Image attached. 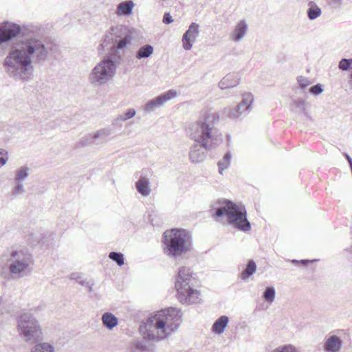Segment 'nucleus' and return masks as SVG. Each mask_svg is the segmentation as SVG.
Here are the masks:
<instances>
[{
    "mask_svg": "<svg viewBox=\"0 0 352 352\" xmlns=\"http://www.w3.org/2000/svg\"><path fill=\"white\" fill-rule=\"evenodd\" d=\"M344 156L346 157V159L348 161L350 166H352V158L347 153H345Z\"/></svg>",
    "mask_w": 352,
    "mask_h": 352,
    "instance_id": "obj_46",
    "label": "nucleus"
},
{
    "mask_svg": "<svg viewBox=\"0 0 352 352\" xmlns=\"http://www.w3.org/2000/svg\"><path fill=\"white\" fill-rule=\"evenodd\" d=\"M306 104L305 101L302 99H296L292 101L291 104V109L292 111L300 113L302 112L305 113Z\"/></svg>",
    "mask_w": 352,
    "mask_h": 352,
    "instance_id": "obj_29",
    "label": "nucleus"
},
{
    "mask_svg": "<svg viewBox=\"0 0 352 352\" xmlns=\"http://www.w3.org/2000/svg\"><path fill=\"white\" fill-rule=\"evenodd\" d=\"M199 25L196 23H192L188 29L182 36L183 47L185 50H190L192 47V43L199 36Z\"/></svg>",
    "mask_w": 352,
    "mask_h": 352,
    "instance_id": "obj_14",
    "label": "nucleus"
},
{
    "mask_svg": "<svg viewBox=\"0 0 352 352\" xmlns=\"http://www.w3.org/2000/svg\"><path fill=\"white\" fill-rule=\"evenodd\" d=\"M17 327L25 341L36 342L42 338V329L32 314L23 313L17 320Z\"/></svg>",
    "mask_w": 352,
    "mask_h": 352,
    "instance_id": "obj_8",
    "label": "nucleus"
},
{
    "mask_svg": "<svg viewBox=\"0 0 352 352\" xmlns=\"http://www.w3.org/2000/svg\"><path fill=\"white\" fill-rule=\"evenodd\" d=\"M27 241L31 243L32 245L38 244L43 238V234L38 232H31L29 234L26 235Z\"/></svg>",
    "mask_w": 352,
    "mask_h": 352,
    "instance_id": "obj_33",
    "label": "nucleus"
},
{
    "mask_svg": "<svg viewBox=\"0 0 352 352\" xmlns=\"http://www.w3.org/2000/svg\"><path fill=\"white\" fill-rule=\"evenodd\" d=\"M254 97L251 93H245L242 96V100L235 107H226L223 113L231 119H239L245 116L252 109Z\"/></svg>",
    "mask_w": 352,
    "mask_h": 352,
    "instance_id": "obj_12",
    "label": "nucleus"
},
{
    "mask_svg": "<svg viewBox=\"0 0 352 352\" xmlns=\"http://www.w3.org/2000/svg\"><path fill=\"white\" fill-rule=\"evenodd\" d=\"M133 32L126 26L118 25L111 27L105 35L103 43L105 45L113 43L116 51L124 50L132 41Z\"/></svg>",
    "mask_w": 352,
    "mask_h": 352,
    "instance_id": "obj_10",
    "label": "nucleus"
},
{
    "mask_svg": "<svg viewBox=\"0 0 352 352\" xmlns=\"http://www.w3.org/2000/svg\"><path fill=\"white\" fill-rule=\"evenodd\" d=\"M338 67L342 71H348L352 69V58H342L339 62Z\"/></svg>",
    "mask_w": 352,
    "mask_h": 352,
    "instance_id": "obj_36",
    "label": "nucleus"
},
{
    "mask_svg": "<svg viewBox=\"0 0 352 352\" xmlns=\"http://www.w3.org/2000/svg\"><path fill=\"white\" fill-rule=\"evenodd\" d=\"M163 243L165 254L177 258L190 250L191 235L184 229L173 228L164 232Z\"/></svg>",
    "mask_w": 352,
    "mask_h": 352,
    "instance_id": "obj_6",
    "label": "nucleus"
},
{
    "mask_svg": "<svg viewBox=\"0 0 352 352\" xmlns=\"http://www.w3.org/2000/svg\"><path fill=\"white\" fill-rule=\"evenodd\" d=\"M132 349L134 352H146L147 347L144 342L141 340H136L132 345Z\"/></svg>",
    "mask_w": 352,
    "mask_h": 352,
    "instance_id": "obj_39",
    "label": "nucleus"
},
{
    "mask_svg": "<svg viewBox=\"0 0 352 352\" xmlns=\"http://www.w3.org/2000/svg\"><path fill=\"white\" fill-rule=\"evenodd\" d=\"M54 346L47 342H41L34 346L31 352H54Z\"/></svg>",
    "mask_w": 352,
    "mask_h": 352,
    "instance_id": "obj_28",
    "label": "nucleus"
},
{
    "mask_svg": "<svg viewBox=\"0 0 352 352\" xmlns=\"http://www.w3.org/2000/svg\"><path fill=\"white\" fill-rule=\"evenodd\" d=\"M109 258L119 266H122L124 263V254L121 252H111Z\"/></svg>",
    "mask_w": 352,
    "mask_h": 352,
    "instance_id": "obj_34",
    "label": "nucleus"
},
{
    "mask_svg": "<svg viewBox=\"0 0 352 352\" xmlns=\"http://www.w3.org/2000/svg\"><path fill=\"white\" fill-rule=\"evenodd\" d=\"M136 114V111L130 108L126 109V111L122 113L119 114L116 118H115L111 122V125L116 129H121L122 127V122H126L128 120L133 118Z\"/></svg>",
    "mask_w": 352,
    "mask_h": 352,
    "instance_id": "obj_17",
    "label": "nucleus"
},
{
    "mask_svg": "<svg viewBox=\"0 0 352 352\" xmlns=\"http://www.w3.org/2000/svg\"><path fill=\"white\" fill-rule=\"evenodd\" d=\"M302 2H304V3H306L307 2V4L309 3V1H314V0H300Z\"/></svg>",
    "mask_w": 352,
    "mask_h": 352,
    "instance_id": "obj_48",
    "label": "nucleus"
},
{
    "mask_svg": "<svg viewBox=\"0 0 352 352\" xmlns=\"http://www.w3.org/2000/svg\"><path fill=\"white\" fill-rule=\"evenodd\" d=\"M9 305H10V304H9L8 298H4V297L0 298V312L1 314L9 311V309H8Z\"/></svg>",
    "mask_w": 352,
    "mask_h": 352,
    "instance_id": "obj_40",
    "label": "nucleus"
},
{
    "mask_svg": "<svg viewBox=\"0 0 352 352\" xmlns=\"http://www.w3.org/2000/svg\"><path fill=\"white\" fill-rule=\"evenodd\" d=\"M231 158L232 155L230 152H228L224 155L223 159L218 162L217 165L219 168V174L223 175V170L227 169L230 166Z\"/></svg>",
    "mask_w": 352,
    "mask_h": 352,
    "instance_id": "obj_27",
    "label": "nucleus"
},
{
    "mask_svg": "<svg viewBox=\"0 0 352 352\" xmlns=\"http://www.w3.org/2000/svg\"><path fill=\"white\" fill-rule=\"evenodd\" d=\"M342 346V340L336 335L329 336L324 342V350L326 352H339Z\"/></svg>",
    "mask_w": 352,
    "mask_h": 352,
    "instance_id": "obj_15",
    "label": "nucleus"
},
{
    "mask_svg": "<svg viewBox=\"0 0 352 352\" xmlns=\"http://www.w3.org/2000/svg\"><path fill=\"white\" fill-rule=\"evenodd\" d=\"M16 185L12 190V195L14 197H19L25 192L23 184L21 182H15Z\"/></svg>",
    "mask_w": 352,
    "mask_h": 352,
    "instance_id": "obj_37",
    "label": "nucleus"
},
{
    "mask_svg": "<svg viewBox=\"0 0 352 352\" xmlns=\"http://www.w3.org/2000/svg\"><path fill=\"white\" fill-rule=\"evenodd\" d=\"M308 7L307 15L309 20H315L321 15L322 10L314 1H309Z\"/></svg>",
    "mask_w": 352,
    "mask_h": 352,
    "instance_id": "obj_23",
    "label": "nucleus"
},
{
    "mask_svg": "<svg viewBox=\"0 0 352 352\" xmlns=\"http://www.w3.org/2000/svg\"><path fill=\"white\" fill-rule=\"evenodd\" d=\"M239 83V78L235 74H228L219 82L221 89H230L236 87Z\"/></svg>",
    "mask_w": 352,
    "mask_h": 352,
    "instance_id": "obj_18",
    "label": "nucleus"
},
{
    "mask_svg": "<svg viewBox=\"0 0 352 352\" xmlns=\"http://www.w3.org/2000/svg\"><path fill=\"white\" fill-rule=\"evenodd\" d=\"M329 5L340 6L342 3V0H327Z\"/></svg>",
    "mask_w": 352,
    "mask_h": 352,
    "instance_id": "obj_44",
    "label": "nucleus"
},
{
    "mask_svg": "<svg viewBox=\"0 0 352 352\" xmlns=\"http://www.w3.org/2000/svg\"><path fill=\"white\" fill-rule=\"evenodd\" d=\"M111 132L109 129H102L94 133V137L96 142L100 144L107 142L108 137L111 135Z\"/></svg>",
    "mask_w": 352,
    "mask_h": 352,
    "instance_id": "obj_26",
    "label": "nucleus"
},
{
    "mask_svg": "<svg viewBox=\"0 0 352 352\" xmlns=\"http://www.w3.org/2000/svg\"><path fill=\"white\" fill-rule=\"evenodd\" d=\"M219 118L216 113L208 114L190 124L186 129L188 136L196 142L190 149L189 159L191 162H202L206 157V150L214 148L222 143V135L214 126V122L219 120Z\"/></svg>",
    "mask_w": 352,
    "mask_h": 352,
    "instance_id": "obj_2",
    "label": "nucleus"
},
{
    "mask_svg": "<svg viewBox=\"0 0 352 352\" xmlns=\"http://www.w3.org/2000/svg\"><path fill=\"white\" fill-rule=\"evenodd\" d=\"M351 232H352V228H351Z\"/></svg>",
    "mask_w": 352,
    "mask_h": 352,
    "instance_id": "obj_51",
    "label": "nucleus"
},
{
    "mask_svg": "<svg viewBox=\"0 0 352 352\" xmlns=\"http://www.w3.org/2000/svg\"><path fill=\"white\" fill-rule=\"evenodd\" d=\"M30 168L28 166H21L16 172L14 182H23V181L28 178Z\"/></svg>",
    "mask_w": 352,
    "mask_h": 352,
    "instance_id": "obj_32",
    "label": "nucleus"
},
{
    "mask_svg": "<svg viewBox=\"0 0 352 352\" xmlns=\"http://www.w3.org/2000/svg\"><path fill=\"white\" fill-rule=\"evenodd\" d=\"M217 208L212 215L217 218L226 216L228 222L234 226L239 230L247 232L251 229V224L247 219V212L243 205L238 206L228 199H219L215 204Z\"/></svg>",
    "mask_w": 352,
    "mask_h": 352,
    "instance_id": "obj_5",
    "label": "nucleus"
},
{
    "mask_svg": "<svg viewBox=\"0 0 352 352\" xmlns=\"http://www.w3.org/2000/svg\"><path fill=\"white\" fill-rule=\"evenodd\" d=\"M177 94V93L175 90H168V91L148 101L145 104L144 111L148 113L153 112L156 109L162 107L164 103L175 98Z\"/></svg>",
    "mask_w": 352,
    "mask_h": 352,
    "instance_id": "obj_13",
    "label": "nucleus"
},
{
    "mask_svg": "<svg viewBox=\"0 0 352 352\" xmlns=\"http://www.w3.org/2000/svg\"><path fill=\"white\" fill-rule=\"evenodd\" d=\"M90 144H99V142H96L93 134H88L82 137L76 144L78 148H82L89 145Z\"/></svg>",
    "mask_w": 352,
    "mask_h": 352,
    "instance_id": "obj_31",
    "label": "nucleus"
},
{
    "mask_svg": "<svg viewBox=\"0 0 352 352\" xmlns=\"http://www.w3.org/2000/svg\"><path fill=\"white\" fill-rule=\"evenodd\" d=\"M4 153H7V152H6L3 149H0V155H3Z\"/></svg>",
    "mask_w": 352,
    "mask_h": 352,
    "instance_id": "obj_49",
    "label": "nucleus"
},
{
    "mask_svg": "<svg viewBox=\"0 0 352 352\" xmlns=\"http://www.w3.org/2000/svg\"><path fill=\"white\" fill-rule=\"evenodd\" d=\"M271 352H298L296 348L292 344H285L273 349Z\"/></svg>",
    "mask_w": 352,
    "mask_h": 352,
    "instance_id": "obj_38",
    "label": "nucleus"
},
{
    "mask_svg": "<svg viewBox=\"0 0 352 352\" xmlns=\"http://www.w3.org/2000/svg\"><path fill=\"white\" fill-rule=\"evenodd\" d=\"M70 278L72 280L76 281L78 283H79L82 286L87 287L89 292H91L92 291L93 284H90L89 282L84 280L80 273H78V272L72 273L70 275Z\"/></svg>",
    "mask_w": 352,
    "mask_h": 352,
    "instance_id": "obj_30",
    "label": "nucleus"
},
{
    "mask_svg": "<svg viewBox=\"0 0 352 352\" xmlns=\"http://www.w3.org/2000/svg\"><path fill=\"white\" fill-rule=\"evenodd\" d=\"M102 324L109 330L113 329L118 324V318L110 312H105L102 316Z\"/></svg>",
    "mask_w": 352,
    "mask_h": 352,
    "instance_id": "obj_22",
    "label": "nucleus"
},
{
    "mask_svg": "<svg viewBox=\"0 0 352 352\" xmlns=\"http://www.w3.org/2000/svg\"><path fill=\"white\" fill-rule=\"evenodd\" d=\"M229 322V318L227 316H221L215 320L212 327V332L217 334H221L223 333L226 327Z\"/></svg>",
    "mask_w": 352,
    "mask_h": 352,
    "instance_id": "obj_19",
    "label": "nucleus"
},
{
    "mask_svg": "<svg viewBox=\"0 0 352 352\" xmlns=\"http://www.w3.org/2000/svg\"><path fill=\"white\" fill-rule=\"evenodd\" d=\"M181 317L180 311L175 308L160 310L141 323L140 332L149 340H164L178 329Z\"/></svg>",
    "mask_w": 352,
    "mask_h": 352,
    "instance_id": "obj_3",
    "label": "nucleus"
},
{
    "mask_svg": "<svg viewBox=\"0 0 352 352\" xmlns=\"http://www.w3.org/2000/svg\"><path fill=\"white\" fill-rule=\"evenodd\" d=\"M275 296H276V291H275L274 287H268L265 289V292H263V297L265 301L271 303L274 300Z\"/></svg>",
    "mask_w": 352,
    "mask_h": 352,
    "instance_id": "obj_35",
    "label": "nucleus"
},
{
    "mask_svg": "<svg viewBox=\"0 0 352 352\" xmlns=\"http://www.w3.org/2000/svg\"><path fill=\"white\" fill-rule=\"evenodd\" d=\"M137 191L144 197L151 193L149 182L146 177H141L135 184Z\"/></svg>",
    "mask_w": 352,
    "mask_h": 352,
    "instance_id": "obj_21",
    "label": "nucleus"
},
{
    "mask_svg": "<svg viewBox=\"0 0 352 352\" xmlns=\"http://www.w3.org/2000/svg\"><path fill=\"white\" fill-rule=\"evenodd\" d=\"M173 21V19L172 18V16L170 14L169 12H166L164 14L163 16V23L165 24H170Z\"/></svg>",
    "mask_w": 352,
    "mask_h": 352,
    "instance_id": "obj_43",
    "label": "nucleus"
},
{
    "mask_svg": "<svg viewBox=\"0 0 352 352\" xmlns=\"http://www.w3.org/2000/svg\"><path fill=\"white\" fill-rule=\"evenodd\" d=\"M197 279L192 270L186 267L179 268L175 287L179 301L184 305L201 302V294L197 289Z\"/></svg>",
    "mask_w": 352,
    "mask_h": 352,
    "instance_id": "obj_4",
    "label": "nucleus"
},
{
    "mask_svg": "<svg viewBox=\"0 0 352 352\" xmlns=\"http://www.w3.org/2000/svg\"><path fill=\"white\" fill-rule=\"evenodd\" d=\"M116 71L115 61L110 58H104L92 69L89 80L94 85H104L114 76Z\"/></svg>",
    "mask_w": 352,
    "mask_h": 352,
    "instance_id": "obj_9",
    "label": "nucleus"
},
{
    "mask_svg": "<svg viewBox=\"0 0 352 352\" xmlns=\"http://www.w3.org/2000/svg\"><path fill=\"white\" fill-rule=\"evenodd\" d=\"M133 6L131 1L121 2L118 5L116 13L118 16H129L133 12Z\"/></svg>",
    "mask_w": 352,
    "mask_h": 352,
    "instance_id": "obj_20",
    "label": "nucleus"
},
{
    "mask_svg": "<svg viewBox=\"0 0 352 352\" xmlns=\"http://www.w3.org/2000/svg\"><path fill=\"white\" fill-rule=\"evenodd\" d=\"M300 262L302 263H308L310 261H308V260H301Z\"/></svg>",
    "mask_w": 352,
    "mask_h": 352,
    "instance_id": "obj_47",
    "label": "nucleus"
},
{
    "mask_svg": "<svg viewBox=\"0 0 352 352\" xmlns=\"http://www.w3.org/2000/svg\"><path fill=\"white\" fill-rule=\"evenodd\" d=\"M297 81L302 89H304L311 84V81L305 77L299 76L297 78Z\"/></svg>",
    "mask_w": 352,
    "mask_h": 352,
    "instance_id": "obj_42",
    "label": "nucleus"
},
{
    "mask_svg": "<svg viewBox=\"0 0 352 352\" xmlns=\"http://www.w3.org/2000/svg\"><path fill=\"white\" fill-rule=\"evenodd\" d=\"M153 51L154 49L152 45L149 44L144 45L136 52L135 57L139 60L148 58L153 53Z\"/></svg>",
    "mask_w": 352,
    "mask_h": 352,
    "instance_id": "obj_24",
    "label": "nucleus"
},
{
    "mask_svg": "<svg viewBox=\"0 0 352 352\" xmlns=\"http://www.w3.org/2000/svg\"><path fill=\"white\" fill-rule=\"evenodd\" d=\"M38 30L37 26L25 25L21 28L16 23L6 21L0 25V45L12 40L20 34L21 38H23L27 34H35Z\"/></svg>",
    "mask_w": 352,
    "mask_h": 352,
    "instance_id": "obj_11",
    "label": "nucleus"
},
{
    "mask_svg": "<svg viewBox=\"0 0 352 352\" xmlns=\"http://www.w3.org/2000/svg\"><path fill=\"white\" fill-rule=\"evenodd\" d=\"M323 91V88L321 84H316L309 88V93L317 96Z\"/></svg>",
    "mask_w": 352,
    "mask_h": 352,
    "instance_id": "obj_41",
    "label": "nucleus"
},
{
    "mask_svg": "<svg viewBox=\"0 0 352 352\" xmlns=\"http://www.w3.org/2000/svg\"><path fill=\"white\" fill-rule=\"evenodd\" d=\"M29 34L14 43L4 59L8 76L15 80L28 81L32 76V63L47 59L50 47L45 41Z\"/></svg>",
    "mask_w": 352,
    "mask_h": 352,
    "instance_id": "obj_1",
    "label": "nucleus"
},
{
    "mask_svg": "<svg viewBox=\"0 0 352 352\" xmlns=\"http://www.w3.org/2000/svg\"><path fill=\"white\" fill-rule=\"evenodd\" d=\"M6 261L9 272L14 278L25 276L30 272L34 263L32 254L25 249L8 250Z\"/></svg>",
    "mask_w": 352,
    "mask_h": 352,
    "instance_id": "obj_7",
    "label": "nucleus"
},
{
    "mask_svg": "<svg viewBox=\"0 0 352 352\" xmlns=\"http://www.w3.org/2000/svg\"><path fill=\"white\" fill-rule=\"evenodd\" d=\"M292 262H293V263H297V262H298V261L297 260H293V261H292Z\"/></svg>",
    "mask_w": 352,
    "mask_h": 352,
    "instance_id": "obj_50",
    "label": "nucleus"
},
{
    "mask_svg": "<svg viewBox=\"0 0 352 352\" xmlns=\"http://www.w3.org/2000/svg\"><path fill=\"white\" fill-rule=\"evenodd\" d=\"M256 264L253 260H250L245 269L241 274L243 280H247L251 277L256 271Z\"/></svg>",
    "mask_w": 352,
    "mask_h": 352,
    "instance_id": "obj_25",
    "label": "nucleus"
},
{
    "mask_svg": "<svg viewBox=\"0 0 352 352\" xmlns=\"http://www.w3.org/2000/svg\"><path fill=\"white\" fill-rule=\"evenodd\" d=\"M248 29V25L245 19L241 20L237 23L230 35L231 39L234 42L241 41L246 34Z\"/></svg>",
    "mask_w": 352,
    "mask_h": 352,
    "instance_id": "obj_16",
    "label": "nucleus"
},
{
    "mask_svg": "<svg viewBox=\"0 0 352 352\" xmlns=\"http://www.w3.org/2000/svg\"><path fill=\"white\" fill-rule=\"evenodd\" d=\"M7 158H5L4 157H0V167L3 166L6 164Z\"/></svg>",
    "mask_w": 352,
    "mask_h": 352,
    "instance_id": "obj_45",
    "label": "nucleus"
}]
</instances>
